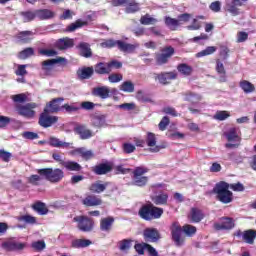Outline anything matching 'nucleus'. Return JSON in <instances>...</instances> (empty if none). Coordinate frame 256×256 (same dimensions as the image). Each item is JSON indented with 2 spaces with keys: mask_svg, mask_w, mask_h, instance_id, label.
Here are the masks:
<instances>
[{
  "mask_svg": "<svg viewBox=\"0 0 256 256\" xmlns=\"http://www.w3.org/2000/svg\"><path fill=\"white\" fill-rule=\"evenodd\" d=\"M172 241L176 247H183L185 245V236L186 237H193L197 233V227L185 224L181 227V224L178 222H174L170 227ZM184 233V235H183Z\"/></svg>",
  "mask_w": 256,
  "mask_h": 256,
  "instance_id": "obj_1",
  "label": "nucleus"
},
{
  "mask_svg": "<svg viewBox=\"0 0 256 256\" xmlns=\"http://www.w3.org/2000/svg\"><path fill=\"white\" fill-rule=\"evenodd\" d=\"M163 213H165L163 208L157 207L151 202L143 204L138 211L139 217L144 221H155L157 219H161V217H163Z\"/></svg>",
  "mask_w": 256,
  "mask_h": 256,
  "instance_id": "obj_2",
  "label": "nucleus"
},
{
  "mask_svg": "<svg viewBox=\"0 0 256 256\" xmlns=\"http://www.w3.org/2000/svg\"><path fill=\"white\" fill-rule=\"evenodd\" d=\"M212 193H214L216 195V199L220 201V203H224V205L233 201V192L229 190V183L225 181L218 182L214 186Z\"/></svg>",
  "mask_w": 256,
  "mask_h": 256,
  "instance_id": "obj_3",
  "label": "nucleus"
},
{
  "mask_svg": "<svg viewBox=\"0 0 256 256\" xmlns=\"http://www.w3.org/2000/svg\"><path fill=\"white\" fill-rule=\"evenodd\" d=\"M101 47L105 49H113V47H117L122 53H135V49H137L138 46L122 40L107 39L101 43Z\"/></svg>",
  "mask_w": 256,
  "mask_h": 256,
  "instance_id": "obj_4",
  "label": "nucleus"
},
{
  "mask_svg": "<svg viewBox=\"0 0 256 256\" xmlns=\"http://www.w3.org/2000/svg\"><path fill=\"white\" fill-rule=\"evenodd\" d=\"M123 67V62L119 60H111L109 62H98L94 65V73L96 75H110V73L115 69H121Z\"/></svg>",
  "mask_w": 256,
  "mask_h": 256,
  "instance_id": "obj_5",
  "label": "nucleus"
},
{
  "mask_svg": "<svg viewBox=\"0 0 256 256\" xmlns=\"http://www.w3.org/2000/svg\"><path fill=\"white\" fill-rule=\"evenodd\" d=\"M37 173L50 183H60V181H63V177H65V172L59 168H42L38 169Z\"/></svg>",
  "mask_w": 256,
  "mask_h": 256,
  "instance_id": "obj_6",
  "label": "nucleus"
},
{
  "mask_svg": "<svg viewBox=\"0 0 256 256\" xmlns=\"http://www.w3.org/2000/svg\"><path fill=\"white\" fill-rule=\"evenodd\" d=\"M149 173V168L145 166H137L132 172V183L136 187H145L149 183V177L143 176Z\"/></svg>",
  "mask_w": 256,
  "mask_h": 256,
  "instance_id": "obj_7",
  "label": "nucleus"
},
{
  "mask_svg": "<svg viewBox=\"0 0 256 256\" xmlns=\"http://www.w3.org/2000/svg\"><path fill=\"white\" fill-rule=\"evenodd\" d=\"M224 137H226L228 142L225 144L226 149H237L241 145V132L239 128H230L224 133Z\"/></svg>",
  "mask_w": 256,
  "mask_h": 256,
  "instance_id": "obj_8",
  "label": "nucleus"
},
{
  "mask_svg": "<svg viewBox=\"0 0 256 256\" xmlns=\"http://www.w3.org/2000/svg\"><path fill=\"white\" fill-rule=\"evenodd\" d=\"M73 223H77V229L82 233H91L95 227V221L86 215H79L73 218Z\"/></svg>",
  "mask_w": 256,
  "mask_h": 256,
  "instance_id": "obj_9",
  "label": "nucleus"
},
{
  "mask_svg": "<svg viewBox=\"0 0 256 256\" xmlns=\"http://www.w3.org/2000/svg\"><path fill=\"white\" fill-rule=\"evenodd\" d=\"M39 107V104L35 102H30L27 104H19L16 106V111L18 115H21V117H25V119H34L35 115H37V112L35 111Z\"/></svg>",
  "mask_w": 256,
  "mask_h": 256,
  "instance_id": "obj_10",
  "label": "nucleus"
},
{
  "mask_svg": "<svg viewBox=\"0 0 256 256\" xmlns=\"http://www.w3.org/2000/svg\"><path fill=\"white\" fill-rule=\"evenodd\" d=\"M175 55V48L173 46H166L161 49V53L156 54L155 61L157 65H167L169 59Z\"/></svg>",
  "mask_w": 256,
  "mask_h": 256,
  "instance_id": "obj_11",
  "label": "nucleus"
},
{
  "mask_svg": "<svg viewBox=\"0 0 256 256\" xmlns=\"http://www.w3.org/2000/svg\"><path fill=\"white\" fill-rule=\"evenodd\" d=\"M51 112H48L47 109H44L40 114L38 119V124L40 127L44 129H48V127H53L57 121H59V117L49 115Z\"/></svg>",
  "mask_w": 256,
  "mask_h": 256,
  "instance_id": "obj_12",
  "label": "nucleus"
},
{
  "mask_svg": "<svg viewBox=\"0 0 256 256\" xmlns=\"http://www.w3.org/2000/svg\"><path fill=\"white\" fill-rule=\"evenodd\" d=\"M213 228L215 231H231L235 229V220L231 217H221L220 222H215Z\"/></svg>",
  "mask_w": 256,
  "mask_h": 256,
  "instance_id": "obj_13",
  "label": "nucleus"
},
{
  "mask_svg": "<svg viewBox=\"0 0 256 256\" xmlns=\"http://www.w3.org/2000/svg\"><path fill=\"white\" fill-rule=\"evenodd\" d=\"M145 143L149 147L150 153H159L161 149H165V145H157V136L153 132H147Z\"/></svg>",
  "mask_w": 256,
  "mask_h": 256,
  "instance_id": "obj_14",
  "label": "nucleus"
},
{
  "mask_svg": "<svg viewBox=\"0 0 256 256\" xmlns=\"http://www.w3.org/2000/svg\"><path fill=\"white\" fill-rule=\"evenodd\" d=\"M155 81H158L161 85H169L171 81H175L177 79V72H160L154 74Z\"/></svg>",
  "mask_w": 256,
  "mask_h": 256,
  "instance_id": "obj_15",
  "label": "nucleus"
},
{
  "mask_svg": "<svg viewBox=\"0 0 256 256\" xmlns=\"http://www.w3.org/2000/svg\"><path fill=\"white\" fill-rule=\"evenodd\" d=\"M65 61H67V59H65L64 57L48 59L41 63V69L45 73V75H51L53 67H55L57 63H65Z\"/></svg>",
  "mask_w": 256,
  "mask_h": 256,
  "instance_id": "obj_16",
  "label": "nucleus"
},
{
  "mask_svg": "<svg viewBox=\"0 0 256 256\" xmlns=\"http://www.w3.org/2000/svg\"><path fill=\"white\" fill-rule=\"evenodd\" d=\"M143 239L146 243H158L161 239V233L157 228H146L143 231Z\"/></svg>",
  "mask_w": 256,
  "mask_h": 256,
  "instance_id": "obj_17",
  "label": "nucleus"
},
{
  "mask_svg": "<svg viewBox=\"0 0 256 256\" xmlns=\"http://www.w3.org/2000/svg\"><path fill=\"white\" fill-rule=\"evenodd\" d=\"M64 101H65V98L63 97L54 98L46 104L44 109H47L48 113H59V111L63 109V106H61V103H63Z\"/></svg>",
  "mask_w": 256,
  "mask_h": 256,
  "instance_id": "obj_18",
  "label": "nucleus"
},
{
  "mask_svg": "<svg viewBox=\"0 0 256 256\" xmlns=\"http://www.w3.org/2000/svg\"><path fill=\"white\" fill-rule=\"evenodd\" d=\"M92 171L95 175H107L113 171V163L112 162H104L95 165L92 168Z\"/></svg>",
  "mask_w": 256,
  "mask_h": 256,
  "instance_id": "obj_19",
  "label": "nucleus"
},
{
  "mask_svg": "<svg viewBox=\"0 0 256 256\" xmlns=\"http://www.w3.org/2000/svg\"><path fill=\"white\" fill-rule=\"evenodd\" d=\"M82 205L84 207H99V205H103V200L95 194H88L82 199Z\"/></svg>",
  "mask_w": 256,
  "mask_h": 256,
  "instance_id": "obj_20",
  "label": "nucleus"
},
{
  "mask_svg": "<svg viewBox=\"0 0 256 256\" xmlns=\"http://www.w3.org/2000/svg\"><path fill=\"white\" fill-rule=\"evenodd\" d=\"M109 185H111V182H103L101 180H98L93 182L88 187V191H90V193H96L97 195H99L105 192V190L107 189V187H109Z\"/></svg>",
  "mask_w": 256,
  "mask_h": 256,
  "instance_id": "obj_21",
  "label": "nucleus"
},
{
  "mask_svg": "<svg viewBox=\"0 0 256 256\" xmlns=\"http://www.w3.org/2000/svg\"><path fill=\"white\" fill-rule=\"evenodd\" d=\"M2 247L5 249V251H23V249L27 247V244L13 240H8L2 243Z\"/></svg>",
  "mask_w": 256,
  "mask_h": 256,
  "instance_id": "obj_22",
  "label": "nucleus"
},
{
  "mask_svg": "<svg viewBox=\"0 0 256 256\" xmlns=\"http://www.w3.org/2000/svg\"><path fill=\"white\" fill-rule=\"evenodd\" d=\"M247 1L249 0H232V3L226 4V10L234 17H237L239 15V8L237 7H243Z\"/></svg>",
  "mask_w": 256,
  "mask_h": 256,
  "instance_id": "obj_23",
  "label": "nucleus"
},
{
  "mask_svg": "<svg viewBox=\"0 0 256 256\" xmlns=\"http://www.w3.org/2000/svg\"><path fill=\"white\" fill-rule=\"evenodd\" d=\"M95 75V70L93 66L82 67L77 70V77L80 81H85L86 79H91Z\"/></svg>",
  "mask_w": 256,
  "mask_h": 256,
  "instance_id": "obj_24",
  "label": "nucleus"
},
{
  "mask_svg": "<svg viewBox=\"0 0 256 256\" xmlns=\"http://www.w3.org/2000/svg\"><path fill=\"white\" fill-rule=\"evenodd\" d=\"M48 144L50 145V147H56L58 149H71V145H73V143L61 141L55 136H51L48 139Z\"/></svg>",
  "mask_w": 256,
  "mask_h": 256,
  "instance_id": "obj_25",
  "label": "nucleus"
},
{
  "mask_svg": "<svg viewBox=\"0 0 256 256\" xmlns=\"http://www.w3.org/2000/svg\"><path fill=\"white\" fill-rule=\"evenodd\" d=\"M75 45V42L73 39L69 37L60 38L57 40L55 47L56 49H59V51H65V49H71Z\"/></svg>",
  "mask_w": 256,
  "mask_h": 256,
  "instance_id": "obj_26",
  "label": "nucleus"
},
{
  "mask_svg": "<svg viewBox=\"0 0 256 256\" xmlns=\"http://www.w3.org/2000/svg\"><path fill=\"white\" fill-rule=\"evenodd\" d=\"M111 94V90L107 86L96 87L92 91V95L94 97H100V99H109Z\"/></svg>",
  "mask_w": 256,
  "mask_h": 256,
  "instance_id": "obj_27",
  "label": "nucleus"
},
{
  "mask_svg": "<svg viewBox=\"0 0 256 256\" xmlns=\"http://www.w3.org/2000/svg\"><path fill=\"white\" fill-rule=\"evenodd\" d=\"M205 219V214L203 210L199 208H191L190 210V221L191 223H201Z\"/></svg>",
  "mask_w": 256,
  "mask_h": 256,
  "instance_id": "obj_28",
  "label": "nucleus"
},
{
  "mask_svg": "<svg viewBox=\"0 0 256 256\" xmlns=\"http://www.w3.org/2000/svg\"><path fill=\"white\" fill-rule=\"evenodd\" d=\"M71 153L72 155H80L84 161H90L95 157V153L92 150H85V148H76Z\"/></svg>",
  "mask_w": 256,
  "mask_h": 256,
  "instance_id": "obj_29",
  "label": "nucleus"
},
{
  "mask_svg": "<svg viewBox=\"0 0 256 256\" xmlns=\"http://www.w3.org/2000/svg\"><path fill=\"white\" fill-rule=\"evenodd\" d=\"M33 35V31H22L17 34L16 39L18 43H22L23 45H25L33 41Z\"/></svg>",
  "mask_w": 256,
  "mask_h": 256,
  "instance_id": "obj_30",
  "label": "nucleus"
},
{
  "mask_svg": "<svg viewBox=\"0 0 256 256\" xmlns=\"http://www.w3.org/2000/svg\"><path fill=\"white\" fill-rule=\"evenodd\" d=\"M216 72L220 75L218 78L219 83H227V71L221 60H216Z\"/></svg>",
  "mask_w": 256,
  "mask_h": 256,
  "instance_id": "obj_31",
  "label": "nucleus"
},
{
  "mask_svg": "<svg viewBox=\"0 0 256 256\" xmlns=\"http://www.w3.org/2000/svg\"><path fill=\"white\" fill-rule=\"evenodd\" d=\"M151 201L154 205H167L169 201V194H167V192H160L158 195L152 196Z\"/></svg>",
  "mask_w": 256,
  "mask_h": 256,
  "instance_id": "obj_32",
  "label": "nucleus"
},
{
  "mask_svg": "<svg viewBox=\"0 0 256 256\" xmlns=\"http://www.w3.org/2000/svg\"><path fill=\"white\" fill-rule=\"evenodd\" d=\"M36 17H38L40 21H47L55 17V12L50 9H38L36 10Z\"/></svg>",
  "mask_w": 256,
  "mask_h": 256,
  "instance_id": "obj_33",
  "label": "nucleus"
},
{
  "mask_svg": "<svg viewBox=\"0 0 256 256\" xmlns=\"http://www.w3.org/2000/svg\"><path fill=\"white\" fill-rule=\"evenodd\" d=\"M115 223V218L108 216L106 218L101 219L100 221V230L109 233L113 228V224Z\"/></svg>",
  "mask_w": 256,
  "mask_h": 256,
  "instance_id": "obj_34",
  "label": "nucleus"
},
{
  "mask_svg": "<svg viewBox=\"0 0 256 256\" xmlns=\"http://www.w3.org/2000/svg\"><path fill=\"white\" fill-rule=\"evenodd\" d=\"M75 133H77V135H80V139H91V137H93V132H91V130L87 129V127L83 126V125H78L75 127Z\"/></svg>",
  "mask_w": 256,
  "mask_h": 256,
  "instance_id": "obj_35",
  "label": "nucleus"
},
{
  "mask_svg": "<svg viewBox=\"0 0 256 256\" xmlns=\"http://www.w3.org/2000/svg\"><path fill=\"white\" fill-rule=\"evenodd\" d=\"M138 11H141V5L139 2H136L135 0H128L125 7V13L133 14L138 13Z\"/></svg>",
  "mask_w": 256,
  "mask_h": 256,
  "instance_id": "obj_36",
  "label": "nucleus"
},
{
  "mask_svg": "<svg viewBox=\"0 0 256 256\" xmlns=\"http://www.w3.org/2000/svg\"><path fill=\"white\" fill-rule=\"evenodd\" d=\"M80 55L81 57H85L89 59V57H93V52L91 51V45L87 42H81L79 44Z\"/></svg>",
  "mask_w": 256,
  "mask_h": 256,
  "instance_id": "obj_37",
  "label": "nucleus"
},
{
  "mask_svg": "<svg viewBox=\"0 0 256 256\" xmlns=\"http://www.w3.org/2000/svg\"><path fill=\"white\" fill-rule=\"evenodd\" d=\"M32 209L39 215H47L49 213V208H47V205L41 201L35 202L32 205Z\"/></svg>",
  "mask_w": 256,
  "mask_h": 256,
  "instance_id": "obj_38",
  "label": "nucleus"
},
{
  "mask_svg": "<svg viewBox=\"0 0 256 256\" xmlns=\"http://www.w3.org/2000/svg\"><path fill=\"white\" fill-rule=\"evenodd\" d=\"M73 249H85V247H89V245H93V242L89 239H75L72 241Z\"/></svg>",
  "mask_w": 256,
  "mask_h": 256,
  "instance_id": "obj_39",
  "label": "nucleus"
},
{
  "mask_svg": "<svg viewBox=\"0 0 256 256\" xmlns=\"http://www.w3.org/2000/svg\"><path fill=\"white\" fill-rule=\"evenodd\" d=\"M239 87L246 95H249V93H255V85L247 80L240 81Z\"/></svg>",
  "mask_w": 256,
  "mask_h": 256,
  "instance_id": "obj_40",
  "label": "nucleus"
},
{
  "mask_svg": "<svg viewBox=\"0 0 256 256\" xmlns=\"http://www.w3.org/2000/svg\"><path fill=\"white\" fill-rule=\"evenodd\" d=\"M184 95V101H189V103H192L193 105L199 103L201 101V95L197 93H193L191 91L183 93Z\"/></svg>",
  "mask_w": 256,
  "mask_h": 256,
  "instance_id": "obj_41",
  "label": "nucleus"
},
{
  "mask_svg": "<svg viewBox=\"0 0 256 256\" xmlns=\"http://www.w3.org/2000/svg\"><path fill=\"white\" fill-rule=\"evenodd\" d=\"M177 71L180 72L181 75H184V77H189L193 73V67H191L189 64L181 63L178 64Z\"/></svg>",
  "mask_w": 256,
  "mask_h": 256,
  "instance_id": "obj_42",
  "label": "nucleus"
},
{
  "mask_svg": "<svg viewBox=\"0 0 256 256\" xmlns=\"http://www.w3.org/2000/svg\"><path fill=\"white\" fill-rule=\"evenodd\" d=\"M63 168L66 169V171H74L79 173V171L83 169V166L75 161H66Z\"/></svg>",
  "mask_w": 256,
  "mask_h": 256,
  "instance_id": "obj_43",
  "label": "nucleus"
},
{
  "mask_svg": "<svg viewBox=\"0 0 256 256\" xmlns=\"http://www.w3.org/2000/svg\"><path fill=\"white\" fill-rule=\"evenodd\" d=\"M85 25H87V22H83L81 19H78L66 27V32L73 33V31H77V29H81V27H85Z\"/></svg>",
  "mask_w": 256,
  "mask_h": 256,
  "instance_id": "obj_44",
  "label": "nucleus"
},
{
  "mask_svg": "<svg viewBox=\"0 0 256 256\" xmlns=\"http://www.w3.org/2000/svg\"><path fill=\"white\" fill-rule=\"evenodd\" d=\"M164 22L170 31H177V27H179V25H181V23H179V21L177 19L171 18L169 16H166Z\"/></svg>",
  "mask_w": 256,
  "mask_h": 256,
  "instance_id": "obj_45",
  "label": "nucleus"
},
{
  "mask_svg": "<svg viewBox=\"0 0 256 256\" xmlns=\"http://www.w3.org/2000/svg\"><path fill=\"white\" fill-rule=\"evenodd\" d=\"M256 231L255 230H246L243 232V239L249 245L255 243Z\"/></svg>",
  "mask_w": 256,
  "mask_h": 256,
  "instance_id": "obj_46",
  "label": "nucleus"
},
{
  "mask_svg": "<svg viewBox=\"0 0 256 256\" xmlns=\"http://www.w3.org/2000/svg\"><path fill=\"white\" fill-rule=\"evenodd\" d=\"M133 245V239H123L118 242V248L120 251H129Z\"/></svg>",
  "mask_w": 256,
  "mask_h": 256,
  "instance_id": "obj_47",
  "label": "nucleus"
},
{
  "mask_svg": "<svg viewBox=\"0 0 256 256\" xmlns=\"http://www.w3.org/2000/svg\"><path fill=\"white\" fill-rule=\"evenodd\" d=\"M151 247H153V246H151L148 243L143 242V243L135 244L134 249L138 253V255H145V249L149 253V248H151Z\"/></svg>",
  "mask_w": 256,
  "mask_h": 256,
  "instance_id": "obj_48",
  "label": "nucleus"
},
{
  "mask_svg": "<svg viewBox=\"0 0 256 256\" xmlns=\"http://www.w3.org/2000/svg\"><path fill=\"white\" fill-rule=\"evenodd\" d=\"M120 91L124 93H133L135 91V84L131 81H125L120 85Z\"/></svg>",
  "mask_w": 256,
  "mask_h": 256,
  "instance_id": "obj_49",
  "label": "nucleus"
},
{
  "mask_svg": "<svg viewBox=\"0 0 256 256\" xmlns=\"http://www.w3.org/2000/svg\"><path fill=\"white\" fill-rule=\"evenodd\" d=\"M18 221H23L27 225H37V217L31 216L29 214L20 216Z\"/></svg>",
  "mask_w": 256,
  "mask_h": 256,
  "instance_id": "obj_50",
  "label": "nucleus"
},
{
  "mask_svg": "<svg viewBox=\"0 0 256 256\" xmlns=\"http://www.w3.org/2000/svg\"><path fill=\"white\" fill-rule=\"evenodd\" d=\"M20 15L24 17V22L25 23H30V21H34L35 17H37V10L35 12L33 11H24L21 12Z\"/></svg>",
  "mask_w": 256,
  "mask_h": 256,
  "instance_id": "obj_51",
  "label": "nucleus"
},
{
  "mask_svg": "<svg viewBox=\"0 0 256 256\" xmlns=\"http://www.w3.org/2000/svg\"><path fill=\"white\" fill-rule=\"evenodd\" d=\"M35 55V49L28 47L19 52L18 57L20 59H29V57H33Z\"/></svg>",
  "mask_w": 256,
  "mask_h": 256,
  "instance_id": "obj_52",
  "label": "nucleus"
},
{
  "mask_svg": "<svg viewBox=\"0 0 256 256\" xmlns=\"http://www.w3.org/2000/svg\"><path fill=\"white\" fill-rule=\"evenodd\" d=\"M229 117H231L229 111L222 110L217 111L213 116V119H215L216 121H225V119H229Z\"/></svg>",
  "mask_w": 256,
  "mask_h": 256,
  "instance_id": "obj_53",
  "label": "nucleus"
},
{
  "mask_svg": "<svg viewBox=\"0 0 256 256\" xmlns=\"http://www.w3.org/2000/svg\"><path fill=\"white\" fill-rule=\"evenodd\" d=\"M141 25H155L157 23V19L151 17L149 14H145L140 18Z\"/></svg>",
  "mask_w": 256,
  "mask_h": 256,
  "instance_id": "obj_54",
  "label": "nucleus"
},
{
  "mask_svg": "<svg viewBox=\"0 0 256 256\" xmlns=\"http://www.w3.org/2000/svg\"><path fill=\"white\" fill-rule=\"evenodd\" d=\"M31 247L37 253H41V251H43L45 247H47V245L45 244V241L38 240V241L32 242Z\"/></svg>",
  "mask_w": 256,
  "mask_h": 256,
  "instance_id": "obj_55",
  "label": "nucleus"
},
{
  "mask_svg": "<svg viewBox=\"0 0 256 256\" xmlns=\"http://www.w3.org/2000/svg\"><path fill=\"white\" fill-rule=\"evenodd\" d=\"M217 51V47L208 46L205 50H202L196 54L197 57H206L207 55H213Z\"/></svg>",
  "mask_w": 256,
  "mask_h": 256,
  "instance_id": "obj_56",
  "label": "nucleus"
},
{
  "mask_svg": "<svg viewBox=\"0 0 256 256\" xmlns=\"http://www.w3.org/2000/svg\"><path fill=\"white\" fill-rule=\"evenodd\" d=\"M109 83H119L123 81V74L121 73H112L108 76Z\"/></svg>",
  "mask_w": 256,
  "mask_h": 256,
  "instance_id": "obj_57",
  "label": "nucleus"
},
{
  "mask_svg": "<svg viewBox=\"0 0 256 256\" xmlns=\"http://www.w3.org/2000/svg\"><path fill=\"white\" fill-rule=\"evenodd\" d=\"M162 113L165 115H170L171 117H179V113H177V110L171 106H166L162 109Z\"/></svg>",
  "mask_w": 256,
  "mask_h": 256,
  "instance_id": "obj_58",
  "label": "nucleus"
},
{
  "mask_svg": "<svg viewBox=\"0 0 256 256\" xmlns=\"http://www.w3.org/2000/svg\"><path fill=\"white\" fill-rule=\"evenodd\" d=\"M105 124V117L103 115H97L93 117L94 127H103Z\"/></svg>",
  "mask_w": 256,
  "mask_h": 256,
  "instance_id": "obj_59",
  "label": "nucleus"
},
{
  "mask_svg": "<svg viewBox=\"0 0 256 256\" xmlns=\"http://www.w3.org/2000/svg\"><path fill=\"white\" fill-rule=\"evenodd\" d=\"M11 98H12V101H14V103H26L27 94L25 93L16 94V95H13Z\"/></svg>",
  "mask_w": 256,
  "mask_h": 256,
  "instance_id": "obj_60",
  "label": "nucleus"
},
{
  "mask_svg": "<svg viewBox=\"0 0 256 256\" xmlns=\"http://www.w3.org/2000/svg\"><path fill=\"white\" fill-rule=\"evenodd\" d=\"M12 157H13V154H11L10 152H7L5 149L0 150V159H2L4 163H9Z\"/></svg>",
  "mask_w": 256,
  "mask_h": 256,
  "instance_id": "obj_61",
  "label": "nucleus"
},
{
  "mask_svg": "<svg viewBox=\"0 0 256 256\" xmlns=\"http://www.w3.org/2000/svg\"><path fill=\"white\" fill-rule=\"evenodd\" d=\"M62 109H65L66 113H77V111H79V109H81V107L75 105V104H64L62 106Z\"/></svg>",
  "mask_w": 256,
  "mask_h": 256,
  "instance_id": "obj_62",
  "label": "nucleus"
},
{
  "mask_svg": "<svg viewBox=\"0 0 256 256\" xmlns=\"http://www.w3.org/2000/svg\"><path fill=\"white\" fill-rule=\"evenodd\" d=\"M23 139H28L29 141H34V139H39V134L31 131H25L22 133Z\"/></svg>",
  "mask_w": 256,
  "mask_h": 256,
  "instance_id": "obj_63",
  "label": "nucleus"
},
{
  "mask_svg": "<svg viewBox=\"0 0 256 256\" xmlns=\"http://www.w3.org/2000/svg\"><path fill=\"white\" fill-rule=\"evenodd\" d=\"M169 123H171V120L168 118V116H164L158 124L160 131H165Z\"/></svg>",
  "mask_w": 256,
  "mask_h": 256,
  "instance_id": "obj_64",
  "label": "nucleus"
}]
</instances>
